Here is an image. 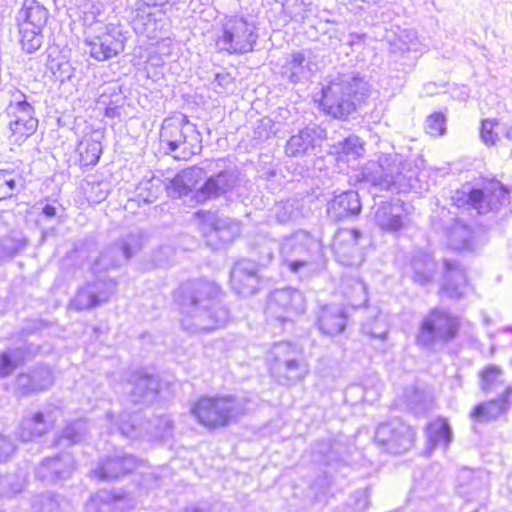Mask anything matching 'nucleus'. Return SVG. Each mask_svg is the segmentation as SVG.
<instances>
[{"label":"nucleus","mask_w":512,"mask_h":512,"mask_svg":"<svg viewBox=\"0 0 512 512\" xmlns=\"http://www.w3.org/2000/svg\"><path fill=\"white\" fill-rule=\"evenodd\" d=\"M220 288L213 282L198 279L183 283L176 298L180 306L181 325L189 333L209 332L223 327L228 311L216 299Z\"/></svg>","instance_id":"nucleus-1"},{"label":"nucleus","mask_w":512,"mask_h":512,"mask_svg":"<svg viewBox=\"0 0 512 512\" xmlns=\"http://www.w3.org/2000/svg\"><path fill=\"white\" fill-rule=\"evenodd\" d=\"M362 180L380 190L406 193L418 192V168L399 154H380L361 170Z\"/></svg>","instance_id":"nucleus-2"},{"label":"nucleus","mask_w":512,"mask_h":512,"mask_svg":"<svg viewBox=\"0 0 512 512\" xmlns=\"http://www.w3.org/2000/svg\"><path fill=\"white\" fill-rule=\"evenodd\" d=\"M0 101L6 104L3 114L7 120L9 143L21 146L37 130L35 109L27 96L13 85L0 90Z\"/></svg>","instance_id":"nucleus-3"},{"label":"nucleus","mask_w":512,"mask_h":512,"mask_svg":"<svg viewBox=\"0 0 512 512\" xmlns=\"http://www.w3.org/2000/svg\"><path fill=\"white\" fill-rule=\"evenodd\" d=\"M367 92V82L351 72L339 74L322 89L323 110L334 118L344 119L356 109Z\"/></svg>","instance_id":"nucleus-4"},{"label":"nucleus","mask_w":512,"mask_h":512,"mask_svg":"<svg viewBox=\"0 0 512 512\" xmlns=\"http://www.w3.org/2000/svg\"><path fill=\"white\" fill-rule=\"evenodd\" d=\"M250 400L245 396L202 397L191 407V414L199 424L215 429L237 421L245 415Z\"/></svg>","instance_id":"nucleus-5"},{"label":"nucleus","mask_w":512,"mask_h":512,"mask_svg":"<svg viewBox=\"0 0 512 512\" xmlns=\"http://www.w3.org/2000/svg\"><path fill=\"white\" fill-rule=\"evenodd\" d=\"M160 144L175 159L188 160L202 150V136L195 124L184 115L164 119Z\"/></svg>","instance_id":"nucleus-6"},{"label":"nucleus","mask_w":512,"mask_h":512,"mask_svg":"<svg viewBox=\"0 0 512 512\" xmlns=\"http://www.w3.org/2000/svg\"><path fill=\"white\" fill-rule=\"evenodd\" d=\"M280 257L290 272L309 277L319 269L320 243L305 231H298L280 243Z\"/></svg>","instance_id":"nucleus-7"},{"label":"nucleus","mask_w":512,"mask_h":512,"mask_svg":"<svg viewBox=\"0 0 512 512\" xmlns=\"http://www.w3.org/2000/svg\"><path fill=\"white\" fill-rule=\"evenodd\" d=\"M258 37L253 21L243 16H226L216 33L215 49L228 55L247 54L254 50Z\"/></svg>","instance_id":"nucleus-8"},{"label":"nucleus","mask_w":512,"mask_h":512,"mask_svg":"<svg viewBox=\"0 0 512 512\" xmlns=\"http://www.w3.org/2000/svg\"><path fill=\"white\" fill-rule=\"evenodd\" d=\"M268 362L271 375L284 386L294 385L308 374L301 349L290 342L275 343L268 354Z\"/></svg>","instance_id":"nucleus-9"},{"label":"nucleus","mask_w":512,"mask_h":512,"mask_svg":"<svg viewBox=\"0 0 512 512\" xmlns=\"http://www.w3.org/2000/svg\"><path fill=\"white\" fill-rule=\"evenodd\" d=\"M141 419L140 414H121L117 420H114L111 413H108L106 417L110 425V434L119 432L122 436L130 439L143 436V431L149 440L163 439L173 432V422L168 415L156 416L145 424L141 422Z\"/></svg>","instance_id":"nucleus-10"},{"label":"nucleus","mask_w":512,"mask_h":512,"mask_svg":"<svg viewBox=\"0 0 512 512\" xmlns=\"http://www.w3.org/2000/svg\"><path fill=\"white\" fill-rule=\"evenodd\" d=\"M457 207L468 205L478 214L499 211L509 205V191L497 180H489L482 188H463L452 196Z\"/></svg>","instance_id":"nucleus-11"},{"label":"nucleus","mask_w":512,"mask_h":512,"mask_svg":"<svg viewBox=\"0 0 512 512\" xmlns=\"http://www.w3.org/2000/svg\"><path fill=\"white\" fill-rule=\"evenodd\" d=\"M144 246V234L140 230L129 232L113 244L105 247L95 259L91 270L95 276L117 269L138 254Z\"/></svg>","instance_id":"nucleus-12"},{"label":"nucleus","mask_w":512,"mask_h":512,"mask_svg":"<svg viewBox=\"0 0 512 512\" xmlns=\"http://www.w3.org/2000/svg\"><path fill=\"white\" fill-rule=\"evenodd\" d=\"M460 320L443 309H432L422 320L417 344L430 348L435 343H447L458 335Z\"/></svg>","instance_id":"nucleus-13"},{"label":"nucleus","mask_w":512,"mask_h":512,"mask_svg":"<svg viewBox=\"0 0 512 512\" xmlns=\"http://www.w3.org/2000/svg\"><path fill=\"white\" fill-rule=\"evenodd\" d=\"M126 37L119 25L109 23L98 31H89L84 37V46L96 61H107L124 51Z\"/></svg>","instance_id":"nucleus-14"},{"label":"nucleus","mask_w":512,"mask_h":512,"mask_svg":"<svg viewBox=\"0 0 512 512\" xmlns=\"http://www.w3.org/2000/svg\"><path fill=\"white\" fill-rule=\"evenodd\" d=\"M195 216L200 221V229L206 244L214 250L223 248L240 234L239 223L210 211H198Z\"/></svg>","instance_id":"nucleus-15"},{"label":"nucleus","mask_w":512,"mask_h":512,"mask_svg":"<svg viewBox=\"0 0 512 512\" xmlns=\"http://www.w3.org/2000/svg\"><path fill=\"white\" fill-rule=\"evenodd\" d=\"M414 440L415 431L398 418L380 424L375 432L377 445L391 454L408 451L413 446Z\"/></svg>","instance_id":"nucleus-16"},{"label":"nucleus","mask_w":512,"mask_h":512,"mask_svg":"<svg viewBox=\"0 0 512 512\" xmlns=\"http://www.w3.org/2000/svg\"><path fill=\"white\" fill-rule=\"evenodd\" d=\"M305 308V298L299 290L283 288L270 295L266 311L270 318L284 325L304 313Z\"/></svg>","instance_id":"nucleus-17"},{"label":"nucleus","mask_w":512,"mask_h":512,"mask_svg":"<svg viewBox=\"0 0 512 512\" xmlns=\"http://www.w3.org/2000/svg\"><path fill=\"white\" fill-rule=\"evenodd\" d=\"M95 280L86 282L78 290L70 305L74 309L88 310L109 301L115 293L117 283L106 276H95Z\"/></svg>","instance_id":"nucleus-18"},{"label":"nucleus","mask_w":512,"mask_h":512,"mask_svg":"<svg viewBox=\"0 0 512 512\" xmlns=\"http://www.w3.org/2000/svg\"><path fill=\"white\" fill-rule=\"evenodd\" d=\"M407 210L404 202L399 199L381 201L375 204L371 210L374 223L385 232H397L407 220Z\"/></svg>","instance_id":"nucleus-19"},{"label":"nucleus","mask_w":512,"mask_h":512,"mask_svg":"<svg viewBox=\"0 0 512 512\" xmlns=\"http://www.w3.org/2000/svg\"><path fill=\"white\" fill-rule=\"evenodd\" d=\"M362 234L356 229H339L333 239L332 250L343 266H358L363 261L358 240Z\"/></svg>","instance_id":"nucleus-20"},{"label":"nucleus","mask_w":512,"mask_h":512,"mask_svg":"<svg viewBox=\"0 0 512 512\" xmlns=\"http://www.w3.org/2000/svg\"><path fill=\"white\" fill-rule=\"evenodd\" d=\"M75 461L70 453L47 457L35 469V477L45 484H56L71 477Z\"/></svg>","instance_id":"nucleus-21"},{"label":"nucleus","mask_w":512,"mask_h":512,"mask_svg":"<svg viewBox=\"0 0 512 512\" xmlns=\"http://www.w3.org/2000/svg\"><path fill=\"white\" fill-rule=\"evenodd\" d=\"M164 22L165 14L156 5L141 4L135 11L131 25L136 34L155 39L164 28Z\"/></svg>","instance_id":"nucleus-22"},{"label":"nucleus","mask_w":512,"mask_h":512,"mask_svg":"<svg viewBox=\"0 0 512 512\" xmlns=\"http://www.w3.org/2000/svg\"><path fill=\"white\" fill-rule=\"evenodd\" d=\"M58 409H45L23 417L18 428L19 439L29 442L47 433L55 424Z\"/></svg>","instance_id":"nucleus-23"},{"label":"nucleus","mask_w":512,"mask_h":512,"mask_svg":"<svg viewBox=\"0 0 512 512\" xmlns=\"http://www.w3.org/2000/svg\"><path fill=\"white\" fill-rule=\"evenodd\" d=\"M230 282L237 294L243 297L254 295L259 289L257 265L250 260L237 262L231 270Z\"/></svg>","instance_id":"nucleus-24"},{"label":"nucleus","mask_w":512,"mask_h":512,"mask_svg":"<svg viewBox=\"0 0 512 512\" xmlns=\"http://www.w3.org/2000/svg\"><path fill=\"white\" fill-rule=\"evenodd\" d=\"M54 383L52 371L46 366H39L20 373L16 378V393L27 396L49 389Z\"/></svg>","instance_id":"nucleus-25"},{"label":"nucleus","mask_w":512,"mask_h":512,"mask_svg":"<svg viewBox=\"0 0 512 512\" xmlns=\"http://www.w3.org/2000/svg\"><path fill=\"white\" fill-rule=\"evenodd\" d=\"M511 396L512 386H505L496 398L476 405L470 413L471 419L477 422H490L501 418L510 410Z\"/></svg>","instance_id":"nucleus-26"},{"label":"nucleus","mask_w":512,"mask_h":512,"mask_svg":"<svg viewBox=\"0 0 512 512\" xmlns=\"http://www.w3.org/2000/svg\"><path fill=\"white\" fill-rule=\"evenodd\" d=\"M325 137V130L319 126L305 127L287 141L285 152L288 156L299 157L310 154Z\"/></svg>","instance_id":"nucleus-27"},{"label":"nucleus","mask_w":512,"mask_h":512,"mask_svg":"<svg viewBox=\"0 0 512 512\" xmlns=\"http://www.w3.org/2000/svg\"><path fill=\"white\" fill-rule=\"evenodd\" d=\"M238 181L237 172L233 169L222 170L216 175L209 177L203 186L196 192L197 201H205L212 197L225 195L236 186Z\"/></svg>","instance_id":"nucleus-28"},{"label":"nucleus","mask_w":512,"mask_h":512,"mask_svg":"<svg viewBox=\"0 0 512 512\" xmlns=\"http://www.w3.org/2000/svg\"><path fill=\"white\" fill-rule=\"evenodd\" d=\"M139 465V460L133 455H115L103 459L93 471L100 480H114L132 472Z\"/></svg>","instance_id":"nucleus-29"},{"label":"nucleus","mask_w":512,"mask_h":512,"mask_svg":"<svg viewBox=\"0 0 512 512\" xmlns=\"http://www.w3.org/2000/svg\"><path fill=\"white\" fill-rule=\"evenodd\" d=\"M134 506L127 495H116L107 490H101L91 496L85 504V512H124Z\"/></svg>","instance_id":"nucleus-30"},{"label":"nucleus","mask_w":512,"mask_h":512,"mask_svg":"<svg viewBox=\"0 0 512 512\" xmlns=\"http://www.w3.org/2000/svg\"><path fill=\"white\" fill-rule=\"evenodd\" d=\"M361 212L359 195L354 190H348L335 195L327 204V214L334 221H342L357 216Z\"/></svg>","instance_id":"nucleus-31"},{"label":"nucleus","mask_w":512,"mask_h":512,"mask_svg":"<svg viewBox=\"0 0 512 512\" xmlns=\"http://www.w3.org/2000/svg\"><path fill=\"white\" fill-rule=\"evenodd\" d=\"M315 66L310 52H293L286 58L282 66V75L292 83H298L309 79L313 74Z\"/></svg>","instance_id":"nucleus-32"},{"label":"nucleus","mask_w":512,"mask_h":512,"mask_svg":"<svg viewBox=\"0 0 512 512\" xmlns=\"http://www.w3.org/2000/svg\"><path fill=\"white\" fill-rule=\"evenodd\" d=\"M130 388L131 400L135 403L152 401L159 389L158 379L148 375L144 370L133 372L127 383Z\"/></svg>","instance_id":"nucleus-33"},{"label":"nucleus","mask_w":512,"mask_h":512,"mask_svg":"<svg viewBox=\"0 0 512 512\" xmlns=\"http://www.w3.org/2000/svg\"><path fill=\"white\" fill-rule=\"evenodd\" d=\"M444 266L445 276L441 292L449 298L459 299L465 294L467 288L465 270L453 260H444Z\"/></svg>","instance_id":"nucleus-34"},{"label":"nucleus","mask_w":512,"mask_h":512,"mask_svg":"<svg viewBox=\"0 0 512 512\" xmlns=\"http://www.w3.org/2000/svg\"><path fill=\"white\" fill-rule=\"evenodd\" d=\"M49 19V10L38 0H23L15 15L16 25L44 29Z\"/></svg>","instance_id":"nucleus-35"},{"label":"nucleus","mask_w":512,"mask_h":512,"mask_svg":"<svg viewBox=\"0 0 512 512\" xmlns=\"http://www.w3.org/2000/svg\"><path fill=\"white\" fill-rule=\"evenodd\" d=\"M347 315L342 306L325 305L318 315L319 330L326 335L334 336L344 331Z\"/></svg>","instance_id":"nucleus-36"},{"label":"nucleus","mask_w":512,"mask_h":512,"mask_svg":"<svg viewBox=\"0 0 512 512\" xmlns=\"http://www.w3.org/2000/svg\"><path fill=\"white\" fill-rule=\"evenodd\" d=\"M478 234L469 225L456 221L448 233V245L453 250L474 251L478 246Z\"/></svg>","instance_id":"nucleus-37"},{"label":"nucleus","mask_w":512,"mask_h":512,"mask_svg":"<svg viewBox=\"0 0 512 512\" xmlns=\"http://www.w3.org/2000/svg\"><path fill=\"white\" fill-rule=\"evenodd\" d=\"M79 20L83 26V36H87L89 31H98L106 27L104 23L102 4L90 0H82L78 7Z\"/></svg>","instance_id":"nucleus-38"},{"label":"nucleus","mask_w":512,"mask_h":512,"mask_svg":"<svg viewBox=\"0 0 512 512\" xmlns=\"http://www.w3.org/2000/svg\"><path fill=\"white\" fill-rule=\"evenodd\" d=\"M505 386L504 373L501 367L490 364L480 372V389L485 393L501 392Z\"/></svg>","instance_id":"nucleus-39"},{"label":"nucleus","mask_w":512,"mask_h":512,"mask_svg":"<svg viewBox=\"0 0 512 512\" xmlns=\"http://www.w3.org/2000/svg\"><path fill=\"white\" fill-rule=\"evenodd\" d=\"M89 430L88 422L84 419L75 420L69 423L56 437L54 445L56 447H67L81 442Z\"/></svg>","instance_id":"nucleus-40"},{"label":"nucleus","mask_w":512,"mask_h":512,"mask_svg":"<svg viewBox=\"0 0 512 512\" xmlns=\"http://www.w3.org/2000/svg\"><path fill=\"white\" fill-rule=\"evenodd\" d=\"M411 268L413 281L420 285H426L431 282L436 265L428 254L422 253L412 259Z\"/></svg>","instance_id":"nucleus-41"},{"label":"nucleus","mask_w":512,"mask_h":512,"mask_svg":"<svg viewBox=\"0 0 512 512\" xmlns=\"http://www.w3.org/2000/svg\"><path fill=\"white\" fill-rule=\"evenodd\" d=\"M98 103L105 106L107 117L119 118L123 110L124 96L118 87H108L99 96Z\"/></svg>","instance_id":"nucleus-42"},{"label":"nucleus","mask_w":512,"mask_h":512,"mask_svg":"<svg viewBox=\"0 0 512 512\" xmlns=\"http://www.w3.org/2000/svg\"><path fill=\"white\" fill-rule=\"evenodd\" d=\"M18 29L19 43L27 54L39 50L44 41L43 30L32 26L16 25Z\"/></svg>","instance_id":"nucleus-43"},{"label":"nucleus","mask_w":512,"mask_h":512,"mask_svg":"<svg viewBox=\"0 0 512 512\" xmlns=\"http://www.w3.org/2000/svg\"><path fill=\"white\" fill-rule=\"evenodd\" d=\"M82 166H94L98 163L102 154V144L98 138L85 136L77 149Z\"/></svg>","instance_id":"nucleus-44"},{"label":"nucleus","mask_w":512,"mask_h":512,"mask_svg":"<svg viewBox=\"0 0 512 512\" xmlns=\"http://www.w3.org/2000/svg\"><path fill=\"white\" fill-rule=\"evenodd\" d=\"M427 438L432 448L436 446L447 447L452 438V431L444 419H437L427 427Z\"/></svg>","instance_id":"nucleus-45"},{"label":"nucleus","mask_w":512,"mask_h":512,"mask_svg":"<svg viewBox=\"0 0 512 512\" xmlns=\"http://www.w3.org/2000/svg\"><path fill=\"white\" fill-rule=\"evenodd\" d=\"M25 361V351L21 347L8 348L0 352V378L11 375Z\"/></svg>","instance_id":"nucleus-46"},{"label":"nucleus","mask_w":512,"mask_h":512,"mask_svg":"<svg viewBox=\"0 0 512 512\" xmlns=\"http://www.w3.org/2000/svg\"><path fill=\"white\" fill-rule=\"evenodd\" d=\"M333 148L339 158L346 157L347 161L356 160L364 152L363 142L356 135H349L334 145Z\"/></svg>","instance_id":"nucleus-47"},{"label":"nucleus","mask_w":512,"mask_h":512,"mask_svg":"<svg viewBox=\"0 0 512 512\" xmlns=\"http://www.w3.org/2000/svg\"><path fill=\"white\" fill-rule=\"evenodd\" d=\"M26 473L18 471L7 474L0 478V495L2 497H13L20 493L26 485Z\"/></svg>","instance_id":"nucleus-48"},{"label":"nucleus","mask_w":512,"mask_h":512,"mask_svg":"<svg viewBox=\"0 0 512 512\" xmlns=\"http://www.w3.org/2000/svg\"><path fill=\"white\" fill-rule=\"evenodd\" d=\"M164 184L161 179L152 177L140 182L137 187V196L144 203L155 202L163 192Z\"/></svg>","instance_id":"nucleus-49"},{"label":"nucleus","mask_w":512,"mask_h":512,"mask_svg":"<svg viewBox=\"0 0 512 512\" xmlns=\"http://www.w3.org/2000/svg\"><path fill=\"white\" fill-rule=\"evenodd\" d=\"M350 281L352 282L351 284H349L348 281H343V293L351 306L360 307L367 302L366 286L359 279Z\"/></svg>","instance_id":"nucleus-50"},{"label":"nucleus","mask_w":512,"mask_h":512,"mask_svg":"<svg viewBox=\"0 0 512 512\" xmlns=\"http://www.w3.org/2000/svg\"><path fill=\"white\" fill-rule=\"evenodd\" d=\"M258 250V262L261 266H266L273 258L274 252H280V243L274 239L263 238L259 244H257Z\"/></svg>","instance_id":"nucleus-51"},{"label":"nucleus","mask_w":512,"mask_h":512,"mask_svg":"<svg viewBox=\"0 0 512 512\" xmlns=\"http://www.w3.org/2000/svg\"><path fill=\"white\" fill-rule=\"evenodd\" d=\"M500 123L496 119H485L481 123L480 136L486 145H495L498 140Z\"/></svg>","instance_id":"nucleus-52"},{"label":"nucleus","mask_w":512,"mask_h":512,"mask_svg":"<svg viewBox=\"0 0 512 512\" xmlns=\"http://www.w3.org/2000/svg\"><path fill=\"white\" fill-rule=\"evenodd\" d=\"M426 132L432 137H439L446 132V117L441 112H435L426 119Z\"/></svg>","instance_id":"nucleus-53"},{"label":"nucleus","mask_w":512,"mask_h":512,"mask_svg":"<svg viewBox=\"0 0 512 512\" xmlns=\"http://www.w3.org/2000/svg\"><path fill=\"white\" fill-rule=\"evenodd\" d=\"M365 334L378 339H384L388 333V326L385 317L382 315L376 316L373 322H366L362 326Z\"/></svg>","instance_id":"nucleus-54"},{"label":"nucleus","mask_w":512,"mask_h":512,"mask_svg":"<svg viewBox=\"0 0 512 512\" xmlns=\"http://www.w3.org/2000/svg\"><path fill=\"white\" fill-rule=\"evenodd\" d=\"M299 210L295 207V201H286L277 204L275 207V217L279 223H287L295 220L299 216Z\"/></svg>","instance_id":"nucleus-55"},{"label":"nucleus","mask_w":512,"mask_h":512,"mask_svg":"<svg viewBox=\"0 0 512 512\" xmlns=\"http://www.w3.org/2000/svg\"><path fill=\"white\" fill-rule=\"evenodd\" d=\"M26 241L22 238L5 237L0 240V259L12 257L24 249Z\"/></svg>","instance_id":"nucleus-56"},{"label":"nucleus","mask_w":512,"mask_h":512,"mask_svg":"<svg viewBox=\"0 0 512 512\" xmlns=\"http://www.w3.org/2000/svg\"><path fill=\"white\" fill-rule=\"evenodd\" d=\"M211 85L217 94H226L233 89L234 78L227 72L217 73Z\"/></svg>","instance_id":"nucleus-57"},{"label":"nucleus","mask_w":512,"mask_h":512,"mask_svg":"<svg viewBox=\"0 0 512 512\" xmlns=\"http://www.w3.org/2000/svg\"><path fill=\"white\" fill-rule=\"evenodd\" d=\"M17 183L13 174L0 170V200L11 197L16 189Z\"/></svg>","instance_id":"nucleus-58"},{"label":"nucleus","mask_w":512,"mask_h":512,"mask_svg":"<svg viewBox=\"0 0 512 512\" xmlns=\"http://www.w3.org/2000/svg\"><path fill=\"white\" fill-rule=\"evenodd\" d=\"M56 507L54 499L50 495H37L31 499L30 512H53Z\"/></svg>","instance_id":"nucleus-59"},{"label":"nucleus","mask_w":512,"mask_h":512,"mask_svg":"<svg viewBox=\"0 0 512 512\" xmlns=\"http://www.w3.org/2000/svg\"><path fill=\"white\" fill-rule=\"evenodd\" d=\"M284 12L295 21H303L305 19V4L303 0H288L283 5Z\"/></svg>","instance_id":"nucleus-60"},{"label":"nucleus","mask_w":512,"mask_h":512,"mask_svg":"<svg viewBox=\"0 0 512 512\" xmlns=\"http://www.w3.org/2000/svg\"><path fill=\"white\" fill-rule=\"evenodd\" d=\"M109 195L108 184L93 183L91 186L89 199L95 203L104 201Z\"/></svg>","instance_id":"nucleus-61"},{"label":"nucleus","mask_w":512,"mask_h":512,"mask_svg":"<svg viewBox=\"0 0 512 512\" xmlns=\"http://www.w3.org/2000/svg\"><path fill=\"white\" fill-rule=\"evenodd\" d=\"M15 452L13 441L3 435H0V464L8 461Z\"/></svg>","instance_id":"nucleus-62"},{"label":"nucleus","mask_w":512,"mask_h":512,"mask_svg":"<svg viewBox=\"0 0 512 512\" xmlns=\"http://www.w3.org/2000/svg\"><path fill=\"white\" fill-rule=\"evenodd\" d=\"M316 451L321 455V457L317 460L319 462H322L326 465H330L332 461L335 460V453L333 447L328 442H323L319 444Z\"/></svg>","instance_id":"nucleus-63"},{"label":"nucleus","mask_w":512,"mask_h":512,"mask_svg":"<svg viewBox=\"0 0 512 512\" xmlns=\"http://www.w3.org/2000/svg\"><path fill=\"white\" fill-rule=\"evenodd\" d=\"M354 509L357 512L366 510L369 506V491L368 489L357 490L354 494Z\"/></svg>","instance_id":"nucleus-64"}]
</instances>
